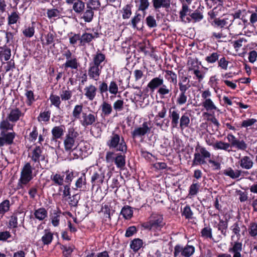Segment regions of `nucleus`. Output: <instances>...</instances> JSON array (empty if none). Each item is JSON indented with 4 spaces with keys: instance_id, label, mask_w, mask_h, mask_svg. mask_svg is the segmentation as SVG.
<instances>
[{
    "instance_id": "obj_1",
    "label": "nucleus",
    "mask_w": 257,
    "mask_h": 257,
    "mask_svg": "<svg viewBox=\"0 0 257 257\" xmlns=\"http://www.w3.org/2000/svg\"><path fill=\"white\" fill-rule=\"evenodd\" d=\"M24 115L19 108L10 109L6 119L0 122V147L5 145L10 146L14 143L16 134L13 131L15 123Z\"/></svg>"
},
{
    "instance_id": "obj_2",
    "label": "nucleus",
    "mask_w": 257,
    "mask_h": 257,
    "mask_svg": "<svg viewBox=\"0 0 257 257\" xmlns=\"http://www.w3.org/2000/svg\"><path fill=\"white\" fill-rule=\"evenodd\" d=\"M226 138L229 143L221 141H217L212 145L213 148L215 150H221L228 152L231 151L232 147L242 151H245L247 149L248 145L244 141L237 139L232 134H228Z\"/></svg>"
},
{
    "instance_id": "obj_3",
    "label": "nucleus",
    "mask_w": 257,
    "mask_h": 257,
    "mask_svg": "<svg viewBox=\"0 0 257 257\" xmlns=\"http://www.w3.org/2000/svg\"><path fill=\"white\" fill-rule=\"evenodd\" d=\"M147 87L152 92L158 88L157 93L161 98H165L167 95H170L172 94V85L165 84L163 78L160 76L153 78L148 83Z\"/></svg>"
},
{
    "instance_id": "obj_4",
    "label": "nucleus",
    "mask_w": 257,
    "mask_h": 257,
    "mask_svg": "<svg viewBox=\"0 0 257 257\" xmlns=\"http://www.w3.org/2000/svg\"><path fill=\"white\" fill-rule=\"evenodd\" d=\"M106 145L110 149L120 152L123 154L127 151V145L122 137L113 132L106 142Z\"/></svg>"
},
{
    "instance_id": "obj_5",
    "label": "nucleus",
    "mask_w": 257,
    "mask_h": 257,
    "mask_svg": "<svg viewBox=\"0 0 257 257\" xmlns=\"http://www.w3.org/2000/svg\"><path fill=\"white\" fill-rule=\"evenodd\" d=\"M192 166L206 164L211 158V153L199 144L196 146Z\"/></svg>"
},
{
    "instance_id": "obj_6",
    "label": "nucleus",
    "mask_w": 257,
    "mask_h": 257,
    "mask_svg": "<svg viewBox=\"0 0 257 257\" xmlns=\"http://www.w3.org/2000/svg\"><path fill=\"white\" fill-rule=\"evenodd\" d=\"M165 222L162 215L157 213H152L149 218V221L144 222L142 226L147 229L154 231L160 230L165 225Z\"/></svg>"
},
{
    "instance_id": "obj_7",
    "label": "nucleus",
    "mask_w": 257,
    "mask_h": 257,
    "mask_svg": "<svg viewBox=\"0 0 257 257\" xmlns=\"http://www.w3.org/2000/svg\"><path fill=\"white\" fill-rule=\"evenodd\" d=\"M234 20H229L228 17H225L223 19H215L212 25H214L215 27L220 28L221 30L219 33L213 32L212 33V37L217 39L225 38L226 35L223 33V28H225L229 30V28L231 26Z\"/></svg>"
},
{
    "instance_id": "obj_8",
    "label": "nucleus",
    "mask_w": 257,
    "mask_h": 257,
    "mask_svg": "<svg viewBox=\"0 0 257 257\" xmlns=\"http://www.w3.org/2000/svg\"><path fill=\"white\" fill-rule=\"evenodd\" d=\"M79 134L73 127L68 129L64 140V149L66 152H71L76 148V139Z\"/></svg>"
},
{
    "instance_id": "obj_9",
    "label": "nucleus",
    "mask_w": 257,
    "mask_h": 257,
    "mask_svg": "<svg viewBox=\"0 0 257 257\" xmlns=\"http://www.w3.org/2000/svg\"><path fill=\"white\" fill-rule=\"evenodd\" d=\"M32 167L30 163H27L22 169L20 178L19 179L17 189H24L32 179Z\"/></svg>"
},
{
    "instance_id": "obj_10",
    "label": "nucleus",
    "mask_w": 257,
    "mask_h": 257,
    "mask_svg": "<svg viewBox=\"0 0 257 257\" xmlns=\"http://www.w3.org/2000/svg\"><path fill=\"white\" fill-rule=\"evenodd\" d=\"M105 160L107 163L114 162L116 167L120 169H123L125 165V157L120 153L108 151L106 153Z\"/></svg>"
},
{
    "instance_id": "obj_11",
    "label": "nucleus",
    "mask_w": 257,
    "mask_h": 257,
    "mask_svg": "<svg viewBox=\"0 0 257 257\" xmlns=\"http://www.w3.org/2000/svg\"><path fill=\"white\" fill-rule=\"evenodd\" d=\"M63 56L66 59V62L63 64V67L65 70L68 68L71 69H77L79 66V63L76 57L73 55L70 50H67L63 53Z\"/></svg>"
},
{
    "instance_id": "obj_12",
    "label": "nucleus",
    "mask_w": 257,
    "mask_h": 257,
    "mask_svg": "<svg viewBox=\"0 0 257 257\" xmlns=\"http://www.w3.org/2000/svg\"><path fill=\"white\" fill-rule=\"evenodd\" d=\"M194 251L195 248L192 245H187L183 247L178 244L174 247V256L180 257V255H181L185 257H190L194 253Z\"/></svg>"
},
{
    "instance_id": "obj_13",
    "label": "nucleus",
    "mask_w": 257,
    "mask_h": 257,
    "mask_svg": "<svg viewBox=\"0 0 257 257\" xmlns=\"http://www.w3.org/2000/svg\"><path fill=\"white\" fill-rule=\"evenodd\" d=\"M211 96V93L209 90L207 89L202 92L201 94L202 98L204 99L202 102V106L207 111H212L218 110L213 101L210 98Z\"/></svg>"
},
{
    "instance_id": "obj_14",
    "label": "nucleus",
    "mask_w": 257,
    "mask_h": 257,
    "mask_svg": "<svg viewBox=\"0 0 257 257\" xmlns=\"http://www.w3.org/2000/svg\"><path fill=\"white\" fill-rule=\"evenodd\" d=\"M97 120L96 114L82 112L81 118L79 119L80 123L84 127L93 125Z\"/></svg>"
},
{
    "instance_id": "obj_15",
    "label": "nucleus",
    "mask_w": 257,
    "mask_h": 257,
    "mask_svg": "<svg viewBox=\"0 0 257 257\" xmlns=\"http://www.w3.org/2000/svg\"><path fill=\"white\" fill-rule=\"evenodd\" d=\"M241 229H243L241 233L242 235H244V232L246 231V227L240 221H236L230 227V229L233 233L231 236V241H233L235 239H240Z\"/></svg>"
},
{
    "instance_id": "obj_16",
    "label": "nucleus",
    "mask_w": 257,
    "mask_h": 257,
    "mask_svg": "<svg viewBox=\"0 0 257 257\" xmlns=\"http://www.w3.org/2000/svg\"><path fill=\"white\" fill-rule=\"evenodd\" d=\"M43 148L41 146H36L32 150L30 157L31 160L35 163L40 164L41 161L45 160V156L43 154Z\"/></svg>"
},
{
    "instance_id": "obj_17",
    "label": "nucleus",
    "mask_w": 257,
    "mask_h": 257,
    "mask_svg": "<svg viewBox=\"0 0 257 257\" xmlns=\"http://www.w3.org/2000/svg\"><path fill=\"white\" fill-rule=\"evenodd\" d=\"M151 131V127L149 126L147 122H144L142 127L135 128L132 132V137L136 138L138 137H142L145 136Z\"/></svg>"
},
{
    "instance_id": "obj_18",
    "label": "nucleus",
    "mask_w": 257,
    "mask_h": 257,
    "mask_svg": "<svg viewBox=\"0 0 257 257\" xmlns=\"http://www.w3.org/2000/svg\"><path fill=\"white\" fill-rule=\"evenodd\" d=\"M238 163L241 168L247 170L251 169L254 164L252 158L248 156L240 158Z\"/></svg>"
},
{
    "instance_id": "obj_19",
    "label": "nucleus",
    "mask_w": 257,
    "mask_h": 257,
    "mask_svg": "<svg viewBox=\"0 0 257 257\" xmlns=\"http://www.w3.org/2000/svg\"><path fill=\"white\" fill-rule=\"evenodd\" d=\"M23 223L25 219V214L21 212H17L14 214L10 217L9 221V226L10 228H16L18 227V220Z\"/></svg>"
},
{
    "instance_id": "obj_20",
    "label": "nucleus",
    "mask_w": 257,
    "mask_h": 257,
    "mask_svg": "<svg viewBox=\"0 0 257 257\" xmlns=\"http://www.w3.org/2000/svg\"><path fill=\"white\" fill-rule=\"evenodd\" d=\"M101 69V67H98L89 63L88 70L89 78L95 81H98L99 79Z\"/></svg>"
},
{
    "instance_id": "obj_21",
    "label": "nucleus",
    "mask_w": 257,
    "mask_h": 257,
    "mask_svg": "<svg viewBox=\"0 0 257 257\" xmlns=\"http://www.w3.org/2000/svg\"><path fill=\"white\" fill-rule=\"evenodd\" d=\"M230 243L232 247L229 249V251L234 253L233 257H241L240 252L242 249V243L237 239H235Z\"/></svg>"
},
{
    "instance_id": "obj_22",
    "label": "nucleus",
    "mask_w": 257,
    "mask_h": 257,
    "mask_svg": "<svg viewBox=\"0 0 257 257\" xmlns=\"http://www.w3.org/2000/svg\"><path fill=\"white\" fill-rule=\"evenodd\" d=\"M243 175H248L249 173L247 171H241V170H233L231 168L229 167L227 169L223 171V174L229 177L232 179H235L239 178L241 174Z\"/></svg>"
},
{
    "instance_id": "obj_23",
    "label": "nucleus",
    "mask_w": 257,
    "mask_h": 257,
    "mask_svg": "<svg viewBox=\"0 0 257 257\" xmlns=\"http://www.w3.org/2000/svg\"><path fill=\"white\" fill-rule=\"evenodd\" d=\"M169 117L171 119V125L174 128L178 127L180 119V111L176 109H169Z\"/></svg>"
},
{
    "instance_id": "obj_24",
    "label": "nucleus",
    "mask_w": 257,
    "mask_h": 257,
    "mask_svg": "<svg viewBox=\"0 0 257 257\" xmlns=\"http://www.w3.org/2000/svg\"><path fill=\"white\" fill-rule=\"evenodd\" d=\"M105 55L99 51L93 56L92 61L90 64L102 68L101 64L105 61Z\"/></svg>"
},
{
    "instance_id": "obj_25",
    "label": "nucleus",
    "mask_w": 257,
    "mask_h": 257,
    "mask_svg": "<svg viewBox=\"0 0 257 257\" xmlns=\"http://www.w3.org/2000/svg\"><path fill=\"white\" fill-rule=\"evenodd\" d=\"M33 216L37 220L42 221L45 220L48 217V211L44 207L35 209L34 210Z\"/></svg>"
},
{
    "instance_id": "obj_26",
    "label": "nucleus",
    "mask_w": 257,
    "mask_h": 257,
    "mask_svg": "<svg viewBox=\"0 0 257 257\" xmlns=\"http://www.w3.org/2000/svg\"><path fill=\"white\" fill-rule=\"evenodd\" d=\"M99 37V35L97 32H94V34L85 33L80 36V45L84 46L86 43H90L93 39Z\"/></svg>"
},
{
    "instance_id": "obj_27",
    "label": "nucleus",
    "mask_w": 257,
    "mask_h": 257,
    "mask_svg": "<svg viewBox=\"0 0 257 257\" xmlns=\"http://www.w3.org/2000/svg\"><path fill=\"white\" fill-rule=\"evenodd\" d=\"M65 126L63 125L54 126L51 131L52 139L53 141H56L57 139H61L64 135Z\"/></svg>"
},
{
    "instance_id": "obj_28",
    "label": "nucleus",
    "mask_w": 257,
    "mask_h": 257,
    "mask_svg": "<svg viewBox=\"0 0 257 257\" xmlns=\"http://www.w3.org/2000/svg\"><path fill=\"white\" fill-rule=\"evenodd\" d=\"M84 95L90 101L93 100L96 95L97 92V88L93 85L90 84L85 87Z\"/></svg>"
},
{
    "instance_id": "obj_29",
    "label": "nucleus",
    "mask_w": 257,
    "mask_h": 257,
    "mask_svg": "<svg viewBox=\"0 0 257 257\" xmlns=\"http://www.w3.org/2000/svg\"><path fill=\"white\" fill-rule=\"evenodd\" d=\"M50 179L53 182V184L56 186H61L64 185V174L60 173H52L50 176Z\"/></svg>"
},
{
    "instance_id": "obj_30",
    "label": "nucleus",
    "mask_w": 257,
    "mask_h": 257,
    "mask_svg": "<svg viewBox=\"0 0 257 257\" xmlns=\"http://www.w3.org/2000/svg\"><path fill=\"white\" fill-rule=\"evenodd\" d=\"M152 3L156 10H159L161 8L169 9L171 6V0H152Z\"/></svg>"
},
{
    "instance_id": "obj_31",
    "label": "nucleus",
    "mask_w": 257,
    "mask_h": 257,
    "mask_svg": "<svg viewBox=\"0 0 257 257\" xmlns=\"http://www.w3.org/2000/svg\"><path fill=\"white\" fill-rule=\"evenodd\" d=\"M164 77L168 81L174 84H176L177 83V75L173 71L171 70H165Z\"/></svg>"
},
{
    "instance_id": "obj_32",
    "label": "nucleus",
    "mask_w": 257,
    "mask_h": 257,
    "mask_svg": "<svg viewBox=\"0 0 257 257\" xmlns=\"http://www.w3.org/2000/svg\"><path fill=\"white\" fill-rule=\"evenodd\" d=\"M216 227L224 237L227 235V229L228 227V222L227 221L220 219Z\"/></svg>"
},
{
    "instance_id": "obj_33",
    "label": "nucleus",
    "mask_w": 257,
    "mask_h": 257,
    "mask_svg": "<svg viewBox=\"0 0 257 257\" xmlns=\"http://www.w3.org/2000/svg\"><path fill=\"white\" fill-rule=\"evenodd\" d=\"M190 118L187 113H184L180 117L179 120V126L181 130H183L189 126L190 124Z\"/></svg>"
},
{
    "instance_id": "obj_34",
    "label": "nucleus",
    "mask_w": 257,
    "mask_h": 257,
    "mask_svg": "<svg viewBox=\"0 0 257 257\" xmlns=\"http://www.w3.org/2000/svg\"><path fill=\"white\" fill-rule=\"evenodd\" d=\"M104 178V174L99 170L94 173L91 177L92 183H102Z\"/></svg>"
},
{
    "instance_id": "obj_35",
    "label": "nucleus",
    "mask_w": 257,
    "mask_h": 257,
    "mask_svg": "<svg viewBox=\"0 0 257 257\" xmlns=\"http://www.w3.org/2000/svg\"><path fill=\"white\" fill-rule=\"evenodd\" d=\"M25 95L26 97V103L27 105L29 106H31L36 101L33 91L31 90L26 89L25 90Z\"/></svg>"
},
{
    "instance_id": "obj_36",
    "label": "nucleus",
    "mask_w": 257,
    "mask_h": 257,
    "mask_svg": "<svg viewBox=\"0 0 257 257\" xmlns=\"http://www.w3.org/2000/svg\"><path fill=\"white\" fill-rule=\"evenodd\" d=\"M85 8V3L81 0H76L73 4V10L77 14L82 13Z\"/></svg>"
},
{
    "instance_id": "obj_37",
    "label": "nucleus",
    "mask_w": 257,
    "mask_h": 257,
    "mask_svg": "<svg viewBox=\"0 0 257 257\" xmlns=\"http://www.w3.org/2000/svg\"><path fill=\"white\" fill-rule=\"evenodd\" d=\"M83 105L82 104L76 105L72 111V116L75 119H79L81 118V114H82Z\"/></svg>"
},
{
    "instance_id": "obj_38",
    "label": "nucleus",
    "mask_w": 257,
    "mask_h": 257,
    "mask_svg": "<svg viewBox=\"0 0 257 257\" xmlns=\"http://www.w3.org/2000/svg\"><path fill=\"white\" fill-rule=\"evenodd\" d=\"M200 187V184L195 180H193V183L190 185L189 190V196H194L196 195Z\"/></svg>"
},
{
    "instance_id": "obj_39",
    "label": "nucleus",
    "mask_w": 257,
    "mask_h": 257,
    "mask_svg": "<svg viewBox=\"0 0 257 257\" xmlns=\"http://www.w3.org/2000/svg\"><path fill=\"white\" fill-rule=\"evenodd\" d=\"M101 111L104 116H108L112 111V108L110 103L103 101L101 105Z\"/></svg>"
},
{
    "instance_id": "obj_40",
    "label": "nucleus",
    "mask_w": 257,
    "mask_h": 257,
    "mask_svg": "<svg viewBox=\"0 0 257 257\" xmlns=\"http://www.w3.org/2000/svg\"><path fill=\"white\" fill-rule=\"evenodd\" d=\"M72 93L68 88L65 89L63 87L60 92V96L62 101H66L71 99Z\"/></svg>"
},
{
    "instance_id": "obj_41",
    "label": "nucleus",
    "mask_w": 257,
    "mask_h": 257,
    "mask_svg": "<svg viewBox=\"0 0 257 257\" xmlns=\"http://www.w3.org/2000/svg\"><path fill=\"white\" fill-rule=\"evenodd\" d=\"M220 54L217 52H214L206 56L205 60L209 64H213L218 60Z\"/></svg>"
},
{
    "instance_id": "obj_42",
    "label": "nucleus",
    "mask_w": 257,
    "mask_h": 257,
    "mask_svg": "<svg viewBox=\"0 0 257 257\" xmlns=\"http://www.w3.org/2000/svg\"><path fill=\"white\" fill-rule=\"evenodd\" d=\"M120 213L125 219H127L132 217L133 211L130 206L126 205L122 208Z\"/></svg>"
},
{
    "instance_id": "obj_43",
    "label": "nucleus",
    "mask_w": 257,
    "mask_h": 257,
    "mask_svg": "<svg viewBox=\"0 0 257 257\" xmlns=\"http://www.w3.org/2000/svg\"><path fill=\"white\" fill-rule=\"evenodd\" d=\"M143 245V241L139 238L133 240L130 244L131 248L134 251H138Z\"/></svg>"
},
{
    "instance_id": "obj_44",
    "label": "nucleus",
    "mask_w": 257,
    "mask_h": 257,
    "mask_svg": "<svg viewBox=\"0 0 257 257\" xmlns=\"http://www.w3.org/2000/svg\"><path fill=\"white\" fill-rule=\"evenodd\" d=\"M132 8L131 5H126L122 9V17L123 19H128L130 18L132 15Z\"/></svg>"
},
{
    "instance_id": "obj_45",
    "label": "nucleus",
    "mask_w": 257,
    "mask_h": 257,
    "mask_svg": "<svg viewBox=\"0 0 257 257\" xmlns=\"http://www.w3.org/2000/svg\"><path fill=\"white\" fill-rule=\"evenodd\" d=\"M86 182V176L85 174H82L81 176L76 180L74 189L77 190L78 188H81L83 185H85Z\"/></svg>"
},
{
    "instance_id": "obj_46",
    "label": "nucleus",
    "mask_w": 257,
    "mask_h": 257,
    "mask_svg": "<svg viewBox=\"0 0 257 257\" xmlns=\"http://www.w3.org/2000/svg\"><path fill=\"white\" fill-rule=\"evenodd\" d=\"M10 209V201L5 200L0 203V214L3 216L5 213L8 212Z\"/></svg>"
},
{
    "instance_id": "obj_47",
    "label": "nucleus",
    "mask_w": 257,
    "mask_h": 257,
    "mask_svg": "<svg viewBox=\"0 0 257 257\" xmlns=\"http://www.w3.org/2000/svg\"><path fill=\"white\" fill-rule=\"evenodd\" d=\"M87 8L88 9L84 14L83 18L85 22H90L93 19L94 12L91 7L87 6Z\"/></svg>"
},
{
    "instance_id": "obj_48",
    "label": "nucleus",
    "mask_w": 257,
    "mask_h": 257,
    "mask_svg": "<svg viewBox=\"0 0 257 257\" xmlns=\"http://www.w3.org/2000/svg\"><path fill=\"white\" fill-rule=\"evenodd\" d=\"M158 108H160V110L158 112V114L156 116L155 118V121H157L158 120V117L160 118H164L165 117L166 112H167V109L165 106L164 104L162 105L161 106H155V110H158Z\"/></svg>"
},
{
    "instance_id": "obj_49",
    "label": "nucleus",
    "mask_w": 257,
    "mask_h": 257,
    "mask_svg": "<svg viewBox=\"0 0 257 257\" xmlns=\"http://www.w3.org/2000/svg\"><path fill=\"white\" fill-rule=\"evenodd\" d=\"M66 175V177L64 180V182L67 184H71V182L73 180V178L76 176L75 174H78V173H75L73 171H70L67 170L64 173Z\"/></svg>"
},
{
    "instance_id": "obj_50",
    "label": "nucleus",
    "mask_w": 257,
    "mask_h": 257,
    "mask_svg": "<svg viewBox=\"0 0 257 257\" xmlns=\"http://www.w3.org/2000/svg\"><path fill=\"white\" fill-rule=\"evenodd\" d=\"M51 104L54 105L56 107L59 108L61 104V97L60 96L51 94L49 97Z\"/></svg>"
},
{
    "instance_id": "obj_51",
    "label": "nucleus",
    "mask_w": 257,
    "mask_h": 257,
    "mask_svg": "<svg viewBox=\"0 0 257 257\" xmlns=\"http://www.w3.org/2000/svg\"><path fill=\"white\" fill-rule=\"evenodd\" d=\"M191 12V9H189L187 4H183L182 9L179 12L180 18L182 20H183V19L185 17L188 15Z\"/></svg>"
},
{
    "instance_id": "obj_52",
    "label": "nucleus",
    "mask_w": 257,
    "mask_h": 257,
    "mask_svg": "<svg viewBox=\"0 0 257 257\" xmlns=\"http://www.w3.org/2000/svg\"><path fill=\"white\" fill-rule=\"evenodd\" d=\"M45 231V234L42 237V241L44 244H50L53 238V234L49 231Z\"/></svg>"
},
{
    "instance_id": "obj_53",
    "label": "nucleus",
    "mask_w": 257,
    "mask_h": 257,
    "mask_svg": "<svg viewBox=\"0 0 257 257\" xmlns=\"http://www.w3.org/2000/svg\"><path fill=\"white\" fill-rule=\"evenodd\" d=\"M51 112L49 110L44 111V112H41L39 115L38 116V120L40 122L48 121L50 119Z\"/></svg>"
},
{
    "instance_id": "obj_54",
    "label": "nucleus",
    "mask_w": 257,
    "mask_h": 257,
    "mask_svg": "<svg viewBox=\"0 0 257 257\" xmlns=\"http://www.w3.org/2000/svg\"><path fill=\"white\" fill-rule=\"evenodd\" d=\"M20 19V17L18 12H13L11 15L8 16V24L9 25L16 24L18 20Z\"/></svg>"
},
{
    "instance_id": "obj_55",
    "label": "nucleus",
    "mask_w": 257,
    "mask_h": 257,
    "mask_svg": "<svg viewBox=\"0 0 257 257\" xmlns=\"http://www.w3.org/2000/svg\"><path fill=\"white\" fill-rule=\"evenodd\" d=\"M248 230L251 236H256L257 235V223L254 222H250L248 225Z\"/></svg>"
},
{
    "instance_id": "obj_56",
    "label": "nucleus",
    "mask_w": 257,
    "mask_h": 257,
    "mask_svg": "<svg viewBox=\"0 0 257 257\" xmlns=\"http://www.w3.org/2000/svg\"><path fill=\"white\" fill-rule=\"evenodd\" d=\"M187 96L186 93H179L176 99V103L178 105H182L186 103Z\"/></svg>"
},
{
    "instance_id": "obj_57",
    "label": "nucleus",
    "mask_w": 257,
    "mask_h": 257,
    "mask_svg": "<svg viewBox=\"0 0 257 257\" xmlns=\"http://www.w3.org/2000/svg\"><path fill=\"white\" fill-rule=\"evenodd\" d=\"M60 213L54 210L51 218V222L53 226H57L59 224Z\"/></svg>"
},
{
    "instance_id": "obj_58",
    "label": "nucleus",
    "mask_w": 257,
    "mask_h": 257,
    "mask_svg": "<svg viewBox=\"0 0 257 257\" xmlns=\"http://www.w3.org/2000/svg\"><path fill=\"white\" fill-rule=\"evenodd\" d=\"M193 213L189 205H186L182 212V215L184 216L186 219H191L193 218Z\"/></svg>"
},
{
    "instance_id": "obj_59",
    "label": "nucleus",
    "mask_w": 257,
    "mask_h": 257,
    "mask_svg": "<svg viewBox=\"0 0 257 257\" xmlns=\"http://www.w3.org/2000/svg\"><path fill=\"white\" fill-rule=\"evenodd\" d=\"M69 204L72 206L76 207L80 199V196L79 194H76L72 196H69Z\"/></svg>"
},
{
    "instance_id": "obj_60",
    "label": "nucleus",
    "mask_w": 257,
    "mask_h": 257,
    "mask_svg": "<svg viewBox=\"0 0 257 257\" xmlns=\"http://www.w3.org/2000/svg\"><path fill=\"white\" fill-rule=\"evenodd\" d=\"M35 33V28L33 26H29L26 27L23 31V35L28 38H31L33 36Z\"/></svg>"
},
{
    "instance_id": "obj_61",
    "label": "nucleus",
    "mask_w": 257,
    "mask_h": 257,
    "mask_svg": "<svg viewBox=\"0 0 257 257\" xmlns=\"http://www.w3.org/2000/svg\"><path fill=\"white\" fill-rule=\"evenodd\" d=\"M229 62L226 60V58L222 56L220 59L218 60V66L222 69L226 70L228 68V65Z\"/></svg>"
},
{
    "instance_id": "obj_62",
    "label": "nucleus",
    "mask_w": 257,
    "mask_h": 257,
    "mask_svg": "<svg viewBox=\"0 0 257 257\" xmlns=\"http://www.w3.org/2000/svg\"><path fill=\"white\" fill-rule=\"evenodd\" d=\"M118 87L116 83L114 81H111L108 87L109 93L112 94L116 95L118 92Z\"/></svg>"
},
{
    "instance_id": "obj_63",
    "label": "nucleus",
    "mask_w": 257,
    "mask_h": 257,
    "mask_svg": "<svg viewBox=\"0 0 257 257\" xmlns=\"http://www.w3.org/2000/svg\"><path fill=\"white\" fill-rule=\"evenodd\" d=\"M190 16L195 22H199L203 19L202 14L197 10L195 11Z\"/></svg>"
},
{
    "instance_id": "obj_64",
    "label": "nucleus",
    "mask_w": 257,
    "mask_h": 257,
    "mask_svg": "<svg viewBox=\"0 0 257 257\" xmlns=\"http://www.w3.org/2000/svg\"><path fill=\"white\" fill-rule=\"evenodd\" d=\"M202 236L205 238H212V229L210 227H205L201 230Z\"/></svg>"
}]
</instances>
